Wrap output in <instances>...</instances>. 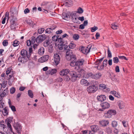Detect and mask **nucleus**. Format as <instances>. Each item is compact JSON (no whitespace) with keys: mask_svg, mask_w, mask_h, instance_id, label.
<instances>
[{"mask_svg":"<svg viewBox=\"0 0 134 134\" xmlns=\"http://www.w3.org/2000/svg\"><path fill=\"white\" fill-rule=\"evenodd\" d=\"M49 58V56L48 55H45L41 57L38 60V61L41 63H43L48 60Z\"/></svg>","mask_w":134,"mask_h":134,"instance_id":"15","label":"nucleus"},{"mask_svg":"<svg viewBox=\"0 0 134 134\" xmlns=\"http://www.w3.org/2000/svg\"><path fill=\"white\" fill-rule=\"evenodd\" d=\"M26 44L27 46L29 47V50H33V45H32V43L31 42L30 40H29L27 41Z\"/></svg>","mask_w":134,"mask_h":134,"instance_id":"28","label":"nucleus"},{"mask_svg":"<svg viewBox=\"0 0 134 134\" xmlns=\"http://www.w3.org/2000/svg\"><path fill=\"white\" fill-rule=\"evenodd\" d=\"M113 62L114 63H117L119 62V60L117 57H115L113 58Z\"/></svg>","mask_w":134,"mask_h":134,"instance_id":"50","label":"nucleus"},{"mask_svg":"<svg viewBox=\"0 0 134 134\" xmlns=\"http://www.w3.org/2000/svg\"><path fill=\"white\" fill-rule=\"evenodd\" d=\"M85 76L86 78H91V72H88L85 75Z\"/></svg>","mask_w":134,"mask_h":134,"instance_id":"39","label":"nucleus"},{"mask_svg":"<svg viewBox=\"0 0 134 134\" xmlns=\"http://www.w3.org/2000/svg\"><path fill=\"white\" fill-rule=\"evenodd\" d=\"M30 9L28 8H27L24 10V12L25 14H26L27 13H30Z\"/></svg>","mask_w":134,"mask_h":134,"instance_id":"55","label":"nucleus"},{"mask_svg":"<svg viewBox=\"0 0 134 134\" xmlns=\"http://www.w3.org/2000/svg\"><path fill=\"white\" fill-rule=\"evenodd\" d=\"M99 86L102 88V89H104L106 87V85L103 84H100Z\"/></svg>","mask_w":134,"mask_h":134,"instance_id":"52","label":"nucleus"},{"mask_svg":"<svg viewBox=\"0 0 134 134\" xmlns=\"http://www.w3.org/2000/svg\"><path fill=\"white\" fill-rule=\"evenodd\" d=\"M91 128L93 132H96L99 130V126L96 125H94L91 126Z\"/></svg>","mask_w":134,"mask_h":134,"instance_id":"24","label":"nucleus"},{"mask_svg":"<svg viewBox=\"0 0 134 134\" xmlns=\"http://www.w3.org/2000/svg\"><path fill=\"white\" fill-rule=\"evenodd\" d=\"M98 89V87L95 85H93L88 87L87 90L89 93L95 92Z\"/></svg>","mask_w":134,"mask_h":134,"instance_id":"5","label":"nucleus"},{"mask_svg":"<svg viewBox=\"0 0 134 134\" xmlns=\"http://www.w3.org/2000/svg\"><path fill=\"white\" fill-rule=\"evenodd\" d=\"M118 26L115 24V23H113L111 25V28L114 30L117 29Z\"/></svg>","mask_w":134,"mask_h":134,"instance_id":"46","label":"nucleus"},{"mask_svg":"<svg viewBox=\"0 0 134 134\" xmlns=\"http://www.w3.org/2000/svg\"><path fill=\"white\" fill-rule=\"evenodd\" d=\"M57 72V70L56 69H52L51 70H49L48 71L49 73L51 74V75H53L55 73Z\"/></svg>","mask_w":134,"mask_h":134,"instance_id":"34","label":"nucleus"},{"mask_svg":"<svg viewBox=\"0 0 134 134\" xmlns=\"http://www.w3.org/2000/svg\"><path fill=\"white\" fill-rule=\"evenodd\" d=\"M67 44L66 43L65 44H64V43L63 44V46H64V50H71L70 49H67V48H68V45H67Z\"/></svg>","mask_w":134,"mask_h":134,"instance_id":"48","label":"nucleus"},{"mask_svg":"<svg viewBox=\"0 0 134 134\" xmlns=\"http://www.w3.org/2000/svg\"><path fill=\"white\" fill-rule=\"evenodd\" d=\"M2 44L4 46H6L8 44V40H4L2 42Z\"/></svg>","mask_w":134,"mask_h":134,"instance_id":"43","label":"nucleus"},{"mask_svg":"<svg viewBox=\"0 0 134 134\" xmlns=\"http://www.w3.org/2000/svg\"><path fill=\"white\" fill-rule=\"evenodd\" d=\"M31 42L32 43V45H33V48L34 49H37L38 48L39 49H38V50H44V49L43 47H40L39 46L38 43H37V44H34L35 42V41L36 42V38L34 36H32L31 37Z\"/></svg>","mask_w":134,"mask_h":134,"instance_id":"4","label":"nucleus"},{"mask_svg":"<svg viewBox=\"0 0 134 134\" xmlns=\"http://www.w3.org/2000/svg\"><path fill=\"white\" fill-rule=\"evenodd\" d=\"M102 107L103 109H107L109 108L110 107V104L108 102H104L100 104Z\"/></svg>","mask_w":134,"mask_h":134,"instance_id":"19","label":"nucleus"},{"mask_svg":"<svg viewBox=\"0 0 134 134\" xmlns=\"http://www.w3.org/2000/svg\"><path fill=\"white\" fill-rule=\"evenodd\" d=\"M47 37L45 34L40 35L36 38V42L37 43H41Z\"/></svg>","mask_w":134,"mask_h":134,"instance_id":"9","label":"nucleus"},{"mask_svg":"<svg viewBox=\"0 0 134 134\" xmlns=\"http://www.w3.org/2000/svg\"><path fill=\"white\" fill-rule=\"evenodd\" d=\"M15 91V89L14 87H13L11 88L10 90V92L11 94L14 93Z\"/></svg>","mask_w":134,"mask_h":134,"instance_id":"47","label":"nucleus"},{"mask_svg":"<svg viewBox=\"0 0 134 134\" xmlns=\"http://www.w3.org/2000/svg\"><path fill=\"white\" fill-rule=\"evenodd\" d=\"M106 96L105 95H101L98 96L97 97V98L98 101L102 102L106 99Z\"/></svg>","mask_w":134,"mask_h":134,"instance_id":"18","label":"nucleus"},{"mask_svg":"<svg viewBox=\"0 0 134 134\" xmlns=\"http://www.w3.org/2000/svg\"><path fill=\"white\" fill-rule=\"evenodd\" d=\"M73 4V2L71 0H66L64 4L68 7H70Z\"/></svg>","mask_w":134,"mask_h":134,"instance_id":"21","label":"nucleus"},{"mask_svg":"<svg viewBox=\"0 0 134 134\" xmlns=\"http://www.w3.org/2000/svg\"><path fill=\"white\" fill-rule=\"evenodd\" d=\"M64 79L65 80L67 81H69L70 80L69 76L67 75L65 76Z\"/></svg>","mask_w":134,"mask_h":134,"instance_id":"53","label":"nucleus"},{"mask_svg":"<svg viewBox=\"0 0 134 134\" xmlns=\"http://www.w3.org/2000/svg\"><path fill=\"white\" fill-rule=\"evenodd\" d=\"M118 123L115 121H113L112 122L111 125L112 126L114 127H116L118 125Z\"/></svg>","mask_w":134,"mask_h":134,"instance_id":"37","label":"nucleus"},{"mask_svg":"<svg viewBox=\"0 0 134 134\" xmlns=\"http://www.w3.org/2000/svg\"><path fill=\"white\" fill-rule=\"evenodd\" d=\"M116 111L115 110L110 109L106 113L108 118L110 117L112 115L116 114Z\"/></svg>","mask_w":134,"mask_h":134,"instance_id":"14","label":"nucleus"},{"mask_svg":"<svg viewBox=\"0 0 134 134\" xmlns=\"http://www.w3.org/2000/svg\"><path fill=\"white\" fill-rule=\"evenodd\" d=\"M71 14L69 12L68 13L65 12H63L62 14V17L63 19L68 20L69 19Z\"/></svg>","mask_w":134,"mask_h":134,"instance_id":"16","label":"nucleus"},{"mask_svg":"<svg viewBox=\"0 0 134 134\" xmlns=\"http://www.w3.org/2000/svg\"><path fill=\"white\" fill-rule=\"evenodd\" d=\"M8 103L9 107L11 108L13 112L15 111L16 110L15 107L14 105H11L10 101Z\"/></svg>","mask_w":134,"mask_h":134,"instance_id":"33","label":"nucleus"},{"mask_svg":"<svg viewBox=\"0 0 134 134\" xmlns=\"http://www.w3.org/2000/svg\"><path fill=\"white\" fill-rule=\"evenodd\" d=\"M33 51H29L28 53L27 51H21V55L19 56L18 60L22 63H24L29 59L31 53Z\"/></svg>","mask_w":134,"mask_h":134,"instance_id":"1","label":"nucleus"},{"mask_svg":"<svg viewBox=\"0 0 134 134\" xmlns=\"http://www.w3.org/2000/svg\"><path fill=\"white\" fill-rule=\"evenodd\" d=\"M84 62V60L83 59H79L76 62V67H77V70L79 69L80 70V66H81Z\"/></svg>","mask_w":134,"mask_h":134,"instance_id":"17","label":"nucleus"},{"mask_svg":"<svg viewBox=\"0 0 134 134\" xmlns=\"http://www.w3.org/2000/svg\"><path fill=\"white\" fill-rule=\"evenodd\" d=\"M122 123L124 126V127H127V123L125 121H122Z\"/></svg>","mask_w":134,"mask_h":134,"instance_id":"57","label":"nucleus"},{"mask_svg":"<svg viewBox=\"0 0 134 134\" xmlns=\"http://www.w3.org/2000/svg\"><path fill=\"white\" fill-rule=\"evenodd\" d=\"M71 14V15L70 16H71L72 18V19H73V17H75L76 15V14L75 13H74L73 12H72V13H70Z\"/></svg>","mask_w":134,"mask_h":134,"instance_id":"60","label":"nucleus"},{"mask_svg":"<svg viewBox=\"0 0 134 134\" xmlns=\"http://www.w3.org/2000/svg\"><path fill=\"white\" fill-rule=\"evenodd\" d=\"M108 63V61L107 59L104 60L103 62V65H100V67L98 69L99 70H101L103 69L104 66H106Z\"/></svg>","mask_w":134,"mask_h":134,"instance_id":"25","label":"nucleus"},{"mask_svg":"<svg viewBox=\"0 0 134 134\" xmlns=\"http://www.w3.org/2000/svg\"><path fill=\"white\" fill-rule=\"evenodd\" d=\"M9 92L8 88V87H7L5 89L3 90L2 93L1 94L0 96L2 97H3L8 94Z\"/></svg>","mask_w":134,"mask_h":134,"instance_id":"22","label":"nucleus"},{"mask_svg":"<svg viewBox=\"0 0 134 134\" xmlns=\"http://www.w3.org/2000/svg\"><path fill=\"white\" fill-rule=\"evenodd\" d=\"M100 124L102 126H105L108 124L109 122L108 120H102L99 121Z\"/></svg>","mask_w":134,"mask_h":134,"instance_id":"27","label":"nucleus"},{"mask_svg":"<svg viewBox=\"0 0 134 134\" xmlns=\"http://www.w3.org/2000/svg\"><path fill=\"white\" fill-rule=\"evenodd\" d=\"M13 13H12V15H11L10 17L8 19H9L10 22V26L11 30H15L16 29V23L17 21L16 17L13 15Z\"/></svg>","mask_w":134,"mask_h":134,"instance_id":"2","label":"nucleus"},{"mask_svg":"<svg viewBox=\"0 0 134 134\" xmlns=\"http://www.w3.org/2000/svg\"><path fill=\"white\" fill-rule=\"evenodd\" d=\"M81 83L85 86H88L89 85V83L88 81L85 79H82L80 81Z\"/></svg>","mask_w":134,"mask_h":134,"instance_id":"29","label":"nucleus"},{"mask_svg":"<svg viewBox=\"0 0 134 134\" xmlns=\"http://www.w3.org/2000/svg\"><path fill=\"white\" fill-rule=\"evenodd\" d=\"M108 56L109 58L111 57V53L110 51H108Z\"/></svg>","mask_w":134,"mask_h":134,"instance_id":"61","label":"nucleus"},{"mask_svg":"<svg viewBox=\"0 0 134 134\" xmlns=\"http://www.w3.org/2000/svg\"><path fill=\"white\" fill-rule=\"evenodd\" d=\"M13 119V117H10L7 118L5 120V122L7 124L8 127L9 128L10 131H12V128L10 123L12 121Z\"/></svg>","mask_w":134,"mask_h":134,"instance_id":"8","label":"nucleus"},{"mask_svg":"<svg viewBox=\"0 0 134 134\" xmlns=\"http://www.w3.org/2000/svg\"><path fill=\"white\" fill-rule=\"evenodd\" d=\"M85 47L83 46H80L79 48V50H85Z\"/></svg>","mask_w":134,"mask_h":134,"instance_id":"64","label":"nucleus"},{"mask_svg":"<svg viewBox=\"0 0 134 134\" xmlns=\"http://www.w3.org/2000/svg\"><path fill=\"white\" fill-rule=\"evenodd\" d=\"M2 114L4 116H6L8 114V111L6 107H5L2 111Z\"/></svg>","mask_w":134,"mask_h":134,"instance_id":"32","label":"nucleus"},{"mask_svg":"<svg viewBox=\"0 0 134 134\" xmlns=\"http://www.w3.org/2000/svg\"><path fill=\"white\" fill-rule=\"evenodd\" d=\"M83 12V10L82 8L80 7H79L78 8L77 11H76V13H78L82 14Z\"/></svg>","mask_w":134,"mask_h":134,"instance_id":"38","label":"nucleus"},{"mask_svg":"<svg viewBox=\"0 0 134 134\" xmlns=\"http://www.w3.org/2000/svg\"><path fill=\"white\" fill-rule=\"evenodd\" d=\"M79 37V35L77 34H74L73 36V38L75 40H78Z\"/></svg>","mask_w":134,"mask_h":134,"instance_id":"41","label":"nucleus"},{"mask_svg":"<svg viewBox=\"0 0 134 134\" xmlns=\"http://www.w3.org/2000/svg\"><path fill=\"white\" fill-rule=\"evenodd\" d=\"M28 94L30 98H32L34 97V95L32 91V90H29L28 91Z\"/></svg>","mask_w":134,"mask_h":134,"instance_id":"36","label":"nucleus"},{"mask_svg":"<svg viewBox=\"0 0 134 134\" xmlns=\"http://www.w3.org/2000/svg\"><path fill=\"white\" fill-rule=\"evenodd\" d=\"M95 36L96 39H98L100 36V34L99 33L97 32Z\"/></svg>","mask_w":134,"mask_h":134,"instance_id":"62","label":"nucleus"},{"mask_svg":"<svg viewBox=\"0 0 134 134\" xmlns=\"http://www.w3.org/2000/svg\"><path fill=\"white\" fill-rule=\"evenodd\" d=\"M98 29V28L97 27L94 26L93 27H91V30L92 32H93L97 30Z\"/></svg>","mask_w":134,"mask_h":134,"instance_id":"45","label":"nucleus"},{"mask_svg":"<svg viewBox=\"0 0 134 134\" xmlns=\"http://www.w3.org/2000/svg\"><path fill=\"white\" fill-rule=\"evenodd\" d=\"M14 129L16 130L18 133H20L22 129V126L20 124L17 122L13 125Z\"/></svg>","mask_w":134,"mask_h":134,"instance_id":"10","label":"nucleus"},{"mask_svg":"<svg viewBox=\"0 0 134 134\" xmlns=\"http://www.w3.org/2000/svg\"><path fill=\"white\" fill-rule=\"evenodd\" d=\"M19 43L20 42L19 41L15 40L13 42L12 45L14 47H15L18 46Z\"/></svg>","mask_w":134,"mask_h":134,"instance_id":"35","label":"nucleus"},{"mask_svg":"<svg viewBox=\"0 0 134 134\" xmlns=\"http://www.w3.org/2000/svg\"><path fill=\"white\" fill-rule=\"evenodd\" d=\"M102 76V74L100 72L93 73L91 72V78L97 80L99 79Z\"/></svg>","mask_w":134,"mask_h":134,"instance_id":"13","label":"nucleus"},{"mask_svg":"<svg viewBox=\"0 0 134 134\" xmlns=\"http://www.w3.org/2000/svg\"><path fill=\"white\" fill-rule=\"evenodd\" d=\"M54 64L56 65H57L59 63L60 60V58L59 55L57 53L55 54L54 56Z\"/></svg>","mask_w":134,"mask_h":134,"instance_id":"12","label":"nucleus"},{"mask_svg":"<svg viewBox=\"0 0 134 134\" xmlns=\"http://www.w3.org/2000/svg\"><path fill=\"white\" fill-rule=\"evenodd\" d=\"M76 45L74 43H71L69 46V48L71 49H73L75 47Z\"/></svg>","mask_w":134,"mask_h":134,"instance_id":"44","label":"nucleus"},{"mask_svg":"<svg viewBox=\"0 0 134 134\" xmlns=\"http://www.w3.org/2000/svg\"><path fill=\"white\" fill-rule=\"evenodd\" d=\"M7 81H3L2 83H1V86L2 87L5 88L7 86Z\"/></svg>","mask_w":134,"mask_h":134,"instance_id":"40","label":"nucleus"},{"mask_svg":"<svg viewBox=\"0 0 134 134\" xmlns=\"http://www.w3.org/2000/svg\"><path fill=\"white\" fill-rule=\"evenodd\" d=\"M72 51H67L66 53V58L68 60V58L70 57V58H72V56L73 55H75L73 54L72 52Z\"/></svg>","mask_w":134,"mask_h":134,"instance_id":"23","label":"nucleus"},{"mask_svg":"<svg viewBox=\"0 0 134 134\" xmlns=\"http://www.w3.org/2000/svg\"><path fill=\"white\" fill-rule=\"evenodd\" d=\"M84 71L83 69H80V70L78 72L74 71H69V73L71 76L72 81H75L77 77H80L81 76V75L80 74V72L83 71Z\"/></svg>","mask_w":134,"mask_h":134,"instance_id":"3","label":"nucleus"},{"mask_svg":"<svg viewBox=\"0 0 134 134\" xmlns=\"http://www.w3.org/2000/svg\"><path fill=\"white\" fill-rule=\"evenodd\" d=\"M72 58H68V60H71V61L70 63V65L72 66H76V62L77 59L75 55H73Z\"/></svg>","mask_w":134,"mask_h":134,"instance_id":"6","label":"nucleus"},{"mask_svg":"<svg viewBox=\"0 0 134 134\" xmlns=\"http://www.w3.org/2000/svg\"><path fill=\"white\" fill-rule=\"evenodd\" d=\"M10 71L11 70L10 69L8 68L6 71V74L8 75L9 74H10Z\"/></svg>","mask_w":134,"mask_h":134,"instance_id":"63","label":"nucleus"},{"mask_svg":"<svg viewBox=\"0 0 134 134\" xmlns=\"http://www.w3.org/2000/svg\"><path fill=\"white\" fill-rule=\"evenodd\" d=\"M112 94H114L115 97H117L118 98H120L121 96L118 93L115 91H111Z\"/></svg>","mask_w":134,"mask_h":134,"instance_id":"31","label":"nucleus"},{"mask_svg":"<svg viewBox=\"0 0 134 134\" xmlns=\"http://www.w3.org/2000/svg\"><path fill=\"white\" fill-rule=\"evenodd\" d=\"M44 28H41L38 30V32L39 34H41L44 32Z\"/></svg>","mask_w":134,"mask_h":134,"instance_id":"49","label":"nucleus"},{"mask_svg":"<svg viewBox=\"0 0 134 134\" xmlns=\"http://www.w3.org/2000/svg\"><path fill=\"white\" fill-rule=\"evenodd\" d=\"M50 45L48 47V50H53V44H50Z\"/></svg>","mask_w":134,"mask_h":134,"instance_id":"51","label":"nucleus"},{"mask_svg":"<svg viewBox=\"0 0 134 134\" xmlns=\"http://www.w3.org/2000/svg\"><path fill=\"white\" fill-rule=\"evenodd\" d=\"M115 71L116 72H120L119 67L118 66H116L115 68Z\"/></svg>","mask_w":134,"mask_h":134,"instance_id":"58","label":"nucleus"},{"mask_svg":"<svg viewBox=\"0 0 134 134\" xmlns=\"http://www.w3.org/2000/svg\"><path fill=\"white\" fill-rule=\"evenodd\" d=\"M6 126L3 124H0V131L4 132L5 129H7Z\"/></svg>","mask_w":134,"mask_h":134,"instance_id":"30","label":"nucleus"},{"mask_svg":"<svg viewBox=\"0 0 134 134\" xmlns=\"http://www.w3.org/2000/svg\"><path fill=\"white\" fill-rule=\"evenodd\" d=\"M118 104L119 107L120 109H122L125 107V103L122 101L119 100L118 101Z\"/></svg>","mask_w":134,"mask_h":134,"instance_id":"26","label":"nucleus"},{"mask_svg":"<svg viewBox=\"0 0 134 134\" xmlns=\"http://www.w3.org/2000/svg\"><path fill=\"white\" fill-rule=\"evenodd\" d=\"M57 38L56 36L54 35L52 37V40L55 42L57 41Z\"/></svg>","mask_w":134,"mask_h":134,"instance_id":"54","label":"nucleus"},{"mask_svg":"<svg viewBox=\"0 0 134 134\" xmlns=\"http://www.w3.org/2000/svg\"><path fill=\"white\" fill-rule=\"evenodd\" d=\"M69 72V70L68 69H64L60 72V75L64 76L68 74Z\"/></svg>","mask_w":134,"mask_h":134,"instance_id":"20","label":"nucleus"},{"mask_svg":"<svg viewBox=\"0 0 134 134\" xmlns=\"http://www.w3.org/2000/svg\"><path fill=\"white\" fill-rule=\"evenodd\" d=\"M13 79H9L8 80V84L10 86H11L13 81Z\"/></svg>","mask_w":134,"mask_h":134,"instance_id":"56","label":"nucleus"},{"mask_svg":"<svg viewBox=\"0 0 134 134\" xmlns=\"http://www.w3.org/2000/svg\"><path fill=\"white\" fill-rule=\"evenodd\" d=\"M58 42H59V44H57V43H55V46H58V48L59 49L62 50L63 49V44L64 43L63 40L61 37H60L57 40Z\"/></svg>","mask_w":134,"mask_h":134,"instance_id":"7","label":"nucleus"},{"mask_svg":"<svg viewBox=\"0 0 134 134\" xmlns=\"http://www.w3.org/2000/svg\"><path fill=\"white\" fill-rule=\"evenodd\" d=\"M46 33L50 34L52 32V29L51 28H48L45 30Z\"/></svg>","mask_w":134,"mask_h":134,"instance_id":"42","label":"nucleus"},{"mask_svg":"<svg viewBox=\"0 0 134 134\" xmlns=\"http://www.w3.org/2000/svg\"><path fill=\"white\" fill-rule=\"evenodd\" d=\"M52 40L48 36L45 39V41L43 42V46L45 47L48 46L50 44L52 43Z\"/></svg>","mask_w":134,"mask_h":134,"instance_id":"11","label":"nucleus"},{"mask_svg":"<svg viewBox=\"0 0 134 134\" xmlns=\"http://www.w3.org/2000/svg\"><path fill=\"white\" fill-rule=\"evenodd\" d=\"M119 59H125L127 60L128 59L126 58V57L124 56H119Z\"/></svg>","mask_w":134,"mask_h":134,"instance_id":"59","label":"nucleus"}]
</instances>
